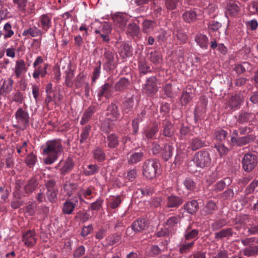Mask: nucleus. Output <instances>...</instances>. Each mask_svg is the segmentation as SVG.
Wrapping results in <instances>:
<instances>
[{
	"mask_svg": "<svg viewBox=\"0 0 258 258\" xmlns=\"http://www.w3.org/2000/svg\"><path fill=\"white\" fill-rule=\"evenodd\" d=\"M26 63L24 60L20 59L16 62L14 74L17 78L21 77L23 74L27 71Z\"/></svg>",
	"mask_w": 258,
	"mask_h": 258,
	"instance_id": "obj_26",
	"label": "nucleus"
},
{
	"mask_svg": "<svg viewBox=\"0 0 258 258\" xmlns=\"http://www.w3.org/2000/svg\"><path fill=\"white\" fill-rule=\"evenodd\" d=\"M226 14L230 16H236L240 10V3L234 0H226L222 4Z\"/></svg>",
	"mask_w": 258,
	"mask_h": 258,
	"instance_id": "obj_8",
	"label": "nucleus"
},
{
	"mask_svg": "<svg viewBox=\"0 0 258 258\" xmlns=\"http://www.w3.org/2000/svg\"><path fill=\"white\" fill-rule=\"evenodd\" d=\"M111 88L112 85L109 83H105L103 85L101 86L97 94L99 100H100L103 96H104L106 99H108L111 95Z\"/></svg>",
	"mask_w": 258,
	"mask_h": 258,
	"instance_id": "obj_24",
	"label": "nucleus"
},
{
	"mask_svg": "<svg viewBox=\"0 0 258 258\" xmlns=\"http://www.w3.org/2000/svg\"><path fill=\"white\" fill-rule=\"evenodd\" d=\"M173 124L169 120H164L162 123V132L164 136L171 137L174 134Z\"/></svg>",
	"mask_w": 258,
	"mask_h": 258,
	"instance_id": "obj_32",
	"label": "nucleus"
},
{
	"mask_svg": "<svg viewBox=\"0 0 258 258\" xmlns=\"http://www.w3.org/2000/svg\"><path fill=\"white\" fill-rule=\"evenodd\" d=\"M93 155L94 158L98 161H104L105 158V154L104 151L99 147H97L94 149Z\"/></svg>",
	"mask_w": 258,
	"mask_h": 258,
	"instance_id": "obj_47",
	"label": "nucleus"
},
{
	"mask_svg": "<svg viewBox=\"0 0 258 258\" xmlns=\"http://www.w3.org/2000/svg\"><path fill=\"white\" fill-rule=\"evenodd\" d=\"M107 142V147L111 149L116 148L119 145L118 137L114 134L108 135Z\"/></svg>",
	"mask_w": 258,
	"mask_h": 258,
	"instance_id": "obj_39",
	"label": "nucleus"
},
{
	"mask_svg": "<svg viewBox=\"0 0 258 258\" xmlns=\"http://www.w3.org/2000/svg\"><path fill=\"white\" fill-rule=\"evenodd\" d=\"M217 209L216 203L213 201H210L201 211V215L204 216L212 215Z\"/></svg>",
	"mask_w": 258,
	"mask_h": 258,
	"instance_id": "obj_30",
	"label": "nucleus"
},
{
	"mask_svg": "<svg viewBox=\"0 0 258 258\" xmlns=\"http://www.w3.org/2000/svg\"><path fill=\"white\" fill-rule=\"evenodd\" d=\"M139 69L141 74L145 75L148 73L151 72L150 67L144 61H141L139 64Z\"/></svg>",
	"mask_w": 258,
	"mask_h": 258,
	"instance_id": "obj_63",
	"label": "nucleus"
},
{
	"mask_svg": "<svg viewBox=\"0 0 258 258\" xmlns=\"http://www.w3.org/2000/svg\"><path fill=\"white\" fill-rule=\"evenodd\" d=\"M197 15L193 10L186 11L182 14V18L187 23H191L197 19Z\"/></svg>",
	"mask_w": 258,
	"mask_h": 258,
	"instance_id": "obj_43",
	"label": "nucleus"
},
{
	"mask_svg": "<svg viewBox=\"0 0 258 258\" xmlns=\"http://www.w3.org/2000/svg\"><path fill=\"white\" fill-rule=\"evenodd\" d=\"M28 143L27 142H24L22 144H18L16 145V150L17 152L20 155L21 157H24L28 153Z\"/></svg>",
	"mask_w": 258,
	"mask_h": 258,
	"instance_id": "obj_54",
	"label": "nucleus"
},
{
	"mask_svg": "<svg viewBox=\"0 0 258 258\" xmlns=\"http://www.w3.org/2000/svg\"><path fill=\"white\" fill-rule=\"evenodd\" d=\"M192 161L196 167L200 168L208 167L211 163V158L210 154L206 150H202L197 152L194 156Z\"/></svg>",
	"mask_w": 258,
	"mask_h": 258,
	"instance_id": "obj_4",
	"label": "nucleus"
},
{
	"mask_svg": "<svg viewBox=\"0 0 258 258\" xmlns=\"http://www.w3.org/2000/svg\"><path fill=\"white\" fill-rule=\"evenodd\" d=\"M159 131V127L157 124L149 126L145 129L143 138L148 140L156 139V136Z\"/></svg>",
	"mask_w": 258,
	"mask_h": 258,
	"instance_id": "obj_19",
	"label": "nucleus"
},
{
	"mask_svg": "<svg viewBox=\"0 0 258 258\" xmlns=\"http://www.w3.org/2000/svg\"><path fill=\"white\" fill-rule=\"evenodd\" d=\"M121 202L120 196H111L109 199L108 205L111 209H115L120 206Z\"/></svg>",
	"mask_w": 258,
	"mask_h": 258,
	"instance_id": "obj_45",
	"label": "nucleus"
},
{
	"mask_svg": "<svg viewBox=\"0 0 258 258\" xmlns=\"http://www.w3.org/2000/svg\"><path fill=\"white\" fill-rule=\"evenodd\" d=\"M4 37L5 39L11 38L14 34V32L12 30V25L10 23H7L4 26Z\"/></svg>",
	"mask_w": 258,
	"mask_h": 258,
	"instance_id": "obj_58",
	"label": "nucleus"
},
{
	"mask_svg": "<svg viewBox=\"0 0 258 258\" xmlns=\"http://www.w3.org/2000/svg\"><path fill=\"white\" fill-rule=\"evenodd\" d=\"M158 91L157 86V79L152 76L149 78L146 81L144 87V92L148 95H152L155 94Z\"/></svg>",
	"mask_w": 258,
	"mask_h": 258,
	"instance_id": "obj_13",
	"label": "nucleus"
},
{
	"mask_svg": "<svg viewBox=\"0 0 258 258\" xmlns=\"http://www.w3.org/2000/svg\"><path fill=\"white\" fill-rule=\"evenodd\" d=\"M91 128V126L90 125H87L82 128V133L79 140L80 143L83 144L87 142V139L89 138Z\"/></svg>",
	"mask_w": 258,
	"mask_h": 258,
	"instance_id": "obj_44",
	"label": "nucleus"
},
{
	"mask_svg": "<svg viewBox=\"0 0 258 258\" xmlns=\"http://www.w3.org/2000/svg\"><path fill=\"white\" fill-rule=\"evenodd\" d=\"M257 164L256 155L251 153L245 154L242 160L243 169L247 172L251 171L255 167Z\"/></svg>",
	"mask_w": 258,
	"mask_h": 258,
	"instance_id": "obj_9",
	"label": "nucleus"
},
{
	"mask_svg": "<svg viewBox=\"0 0 258 258\" xmlns=\"http://www.w3.org/2000/svg\"><path fill=\"white\" fill-rule=\"evenodd\" d=\"M106 111V116L108 120L111 121L116 120L120 116L118 108L117 106L114 103H111L108 106Z\"/></svg>",
	"mask_w": 258,
	"mask_h": 258,
	"instance_id": "obj_17",
	"label": "nucleus"
},
{
	"mask_svg": "<svg viewBox=\"0 0 258 258\" xmlns=\"http://www.w3.org/2000/svg\"><path fill=\"white\" fill-rule=\"evenodd\" d=\"M130 85V81L127 79L121 78L114 85V88L116 91H122L126 89Z\"/></svg>",
	"mask_w": 258,
	"mask_h": 258,
	"instance_id": "obj_40",
	"label": "nucleus"
},
{
	"mask_svg": "<svg viewBox=\"0 0 258 258\" xmlns=\"http://www.w3.org/2000/svg\"><path fill=\"white\" fill-rule=\"evenodd\" d=\"M174 38H176L179 41V44H182L186 43L188 39V36L183 30L179 28L175 32H173Z\"/></svg>",
	"mask_w": 258,
	"mask_h": 258,
	"instance_id": "obj_37",
	"label": "nucleus"
},
{
	"mask_svg": "<svg viewBox=\"0 0 258 258\" xmlns=\"http://www.w3.org/2000/svg\"><path fill=\"white\" fill-rule=\"evenodd\" d=\"M180 219L179 215L170 217L167 220L166 224L170 228L177 227V224L180 223Z\"/></svg>",
	"mask_w": 258,
	"mask_h": 258,
	"instance_id": "obj_53",
	"label": "nucleus"
},
{
	"mask_svg": "<svg viewBox=\"0 0 258 258\" xmlns=\"http://www.w3.org/2000/svg\"><path fill=\"white\" fill-rule=\"evenodd\" d=\"M134 232H140L147 227V221L145 219H138L132 224Z\"/></svg>",
	"mask_w": 258,
	"mask_h": 258,
	"instance_id": "obj_33",
	"label": "nucleus"
},
{
	"mask_svg": "<svg viewBox=\"0 0 258 258\" xmlns=\"http://www.w3.org/2000/svg\"><path fill=\"white\" fill-rule=\"evenodd\" d=\"M183 208L187 213L192 215L198 211L199 204L196 200H192L186 202L183 205Z\"/></svg>",
	"mask_w": 258,
	"mask_h": 258,
	"instance_id": "obj_34",
	"label": "nucleus"
},
{
	"mask_svg": "<svg viewBox=\"0 0 258 258\" xmlns=\"http://www.w3.org/2000/svg\"><path fill=\"white\" fill-rule=\"evenodd\" d=\"M241 243L247 246L243 249L244 255L248 257H256L258 255V239L254 237L247 238L241 240Z\"/></svg>",
	"mask_w": 258,
	"mask_h": 258,
	"instance_id": "obj_3",
	"label": "nucleus"
},
{
	"mask_svg": "<svg viewBox=\"0 0 258 258\" xmlns=\"http://www.w3.org/2000/svg\"><path fill=\"white\" fill-rule=\"evenodd\" d=\"M252 140L253 137L251 135L239 138L232 137L231 138V142L237 146L245 145L250 143Z\"/></svg>",
	"mask_w": 258,
	"mask_h": 258,
	"instance_id": "obj_25",
	"label": "nucleus"
},
{
	"mask_svg": "<svg viewBox=\"0 0 258 258\" xmlns=\"http://www.w3.org/2000/svg\"><path fill=\"white\" fill-rule=\"evenodd\" d=\"M78 187V185L76 183H72L70 181H67L63 185V189L66 192V195L70 197L73 194V192L75 191Z\"/></svg>",
	"mask_w": 258,
	"mask_h": 258,
	"instance_id": "obj_41",
	"label": "nucleus"
},
{
	"mask_svg": "<svg viewBox=\"0 0 258 258\" xmlns=\"http://www.w3.org/2000/svg\"><path fill=\"white\" fill-rule=\"evenodd\" d=\"M98 171L99 168L96 165L90 164L84 168L83 172L86 176H90L96 174Z\"/></svg>",
	"mask_w": 258,
	"mask_h": 258,
	"instance_id": "obj_51",
	"label": "nucleus"
},
{
	"mask_svg": "<svg viewBox=\"0 0 258 258\" xmlns=\"http://www.w3.org/2000/svg\"><path fill=\"white\" fill-rule=\"evenodd\" d=\"M159 164L153 159L146 160L143 166V173L144 176L148 179L156 177Z\"/></svg>",
	"mask_w": 258,
	"mask_h": 258,
	"instance_id": "obj_6",
	"label": "nucleus"
},
{
	"mask_svg": "<svg viewBox=\"0 0 258 258\" xmlns=\"http://www.w3.org/2000/svg\"><path fill=\"white\" fill-rule=\"evenodd\" d=\"M236 118H237L236 124L237 123L239 124H243L246 122H247L249 120V114L244 112H240L238 115V117Z\"/></svg>",
	"mask_w": 258,
	"mask_h": 258,
	"instance_id": "obj_61",
	"label": "nucleus"
},
{
	"mask_svg": "<svg viewBox=\"0 0 258 258\" xmlns=\"http://www.w3.org/2000/svg\"><path fill=\"white\" fill-rule=\"evenodd\" d=\"M132 46L128 44L124 43L122 46L121 54L123 58L127 57L132 55Z\"/></svg>",
	"mask_w": 258,
	"mask_h": 258,
	"instance_id": "obj_59",
	"label": "nucleus"
},
{
	"mask_svg": "<svg viewBox=\"0 0 258 258\" xmlns=\"http://www.w3.org/2000/svg\"><path fill=\"white\" fill-rule=\"evenodd\" d=\"M183 202L182 198L171 195L167 197L166 207L168 208H178Z\"/></svg>",
	"mask_w": 258,
	"mask_h": 258,
	"instance_id": "obj_16",
	"label": "nucleus"
},
{
	"mask_svg": "<svg viewBox=\"0 0 258 258\" xmlns=\"http://www.w3.org/2000/svg\"><path fill=\"white\" fill-rule=\"evenodd\" d=\"M79 200L80 202L84 201L81 196H75L67 200L62 205L63 213L68 215L72 214L75 208L78 206Z\"/></svg>",
	"mask_w": 258,
	"mask_h": 258,
	"instance_id": "obj_10",
	"label": "nucleus"
},
{
	"mask_svg": "<svg viewBox=\"0 0 258 258\" xmlns=\"http://www.w3.org/2000/svg\"><path fill=\"white\" fill-rule=\"evenodd\" d=\"M15 117L17 124L13 125V127L24 131L29 126L30 117L27 111L19 108L15 113Z\"/></svg>",
	"mask_w": 258,
	"mask_h": 258,
	"instance_id": "obj_2",
	"label": "nucleus"
},
{
	"mask_svg": "<svg viewBox=\"0 0 258 258\" xmlns=\"http://www.w3.org/2000/svg\"><path fill=\"white\" fill-rule=\"evenodd\" d=\"M228 135L227 132L224 130H219L215 132L214 139L218 142L224 141Z\"/></svg>",
	"mask_w": 258,
	"mask_h": 258,
	"instance_id": "obj_60",
	"label": "nucleus"
},
{
	"mask_svg": "<svg viewBox=\"0 0 258 258\" xmlns=\"http://www.w3.org/2000/svg\"><path fill=\"white\" fill-rule=\"evenodd\" d=\"M97 106L90 105L85 110L81 117L80 124L84 125L87 124L91 119L92 116L96 110Z\"/></svg>",
	"mask_w": 258,
	"mask_h": 258,
	"instance_id": "obj_20",
	"label": "nucleus"
},
{
	"mask_svg": "<svg viewBox=\"0 0 258 258\" xmlns=\"http://www.w3.org/2000/svg\"><path fill=\"white\" fill-rule=\"evenodd\" d=\"M66 78L65 83L68 87H72L74 84V82L72 81L74 77V72L71 69L70 67L65 72Z\"/></svg>",
	"mask_w": 258,
	"mask_h": 258,
	"instance_id": "obj_48",
	"label": "nucleus"
},
{
	"mask_svg": "<svg viewBox=\"0 0 258 258\" xmlns=\"http://www.w3.org/2000/svg\"><path fill=\"white\" fill-rule=\"evenodd\" d=\"M199 233V230L192 229L190 226H188L184 234L185 240L197 239L198 238Z\"/></svg>",
	"mask_w": 258,
	"mask_h": 258,
	"instance_id": "obj_38",
	"label": "nucleus"
},
{
	"mask_svg": "<svg viewBox=\"0 0 258 258\" xmlns=\"http://www.w3.org/2000/svg\"><path fill=\"white\" fill-rule=\"evenodd\" d=\"M226 224L227 222L225 219H219L216 220L211 224V229L214 231H217L226 225Z\"/></svg>",
	"mask_w": 258,
	"mask_h": 258,
	"instance_id": "obj_57",
	"label": "nucleus"
},
{
	"mask_svg": "<svg viewBox=\"0 0 258 258\" xmlns=\"http://www.w3.org/2000/svg\"><path fill=\"white\" fill-rule=\"evenodd\" d=\"M165 250L161 249L159 246L157 245H151L148 250V255L150 256L154 257L158 254H160L162 251H164Z\"/></svg>",
	"mask_w": 258,
	"mask_h": 258,
	"instance_id": "obj_55",
	"label": "nucleus"
},
{
	"mask_svg": "<svg viewBox=\"0 0 258 258\" xmlns=\"http://www.w3.org/2000/svg\"><path fill=\"white\" fill-rule=\"evenodd\" d=\"M22 241L28 247H33L37 242L36 233L34 230H29L23 233Z\"/></svg>",
	"mask_w": 258,
	"mask_h": 258,
	"instance_id": "obj_14",
	"label": "nucleus"
},
{
	"mask_svg": "<svg viewBox=\"0 0 258 258\" xmlns=\"http://www.w3.org/2000/svg\"><path fill=\"white\" fill-rule=\"evenodd\" d=\"M63 150L60 140L54 139L48 141L43 147V153L47 155L44 159L46 165H51L55 162Z\"/></svg>",
	"mask_w": 258,
	"mask_h": 258,
	"instance_id": "obj_1",
	"label": "nucleus"
},
{
	"mask_svg": "<svg viewBox=\"0 0 258 258\" xmlns=\"http://www.w3.org/2000/svg\"><path fill=\"white\" fill-rule=\"evenodd\" d=\"M145 157V154L142 151H131L127 154V160L129 165L136 164L142 161Z\"/></svg>",
	"mask_w": 258,
	"mask_h": 258,
	"instance_id": "obj_15",
	"label": "nucleus"
},
{
	"mask_svg": "<svg viewBox=\"0 0 258 258\" xmlns=\"http://www.w3.org/2000/svg\"><path fill=\"white\" fill-rule=\"evenodd\" d=\"M74 164L73 158L68 157L66 160H60L55 168L59 170L61 175H65L72 170Z\"/></svg>",
	"mask_w": 258,
	"mask_h": 258,
	"instance_id": "obj_11",
	"label": "nucleus"
},
{
	"mask_svg": "<svg viewBox=\"0 0 258 258\" xmlns=\"http://www.w3.org/2000/svg\"><path fill=\"white\" fill-rule=\"evenodd\" d=\"M104 56L106 60L105 66L109 70L116 67L118 58L117 55L113 50H107L105 49Z\"/></svg>",
	"mask_w": 258,
	"mask_h": 258,
	"instance_id": "obj_12",
	"label": "nucleus"
},
{
	"mask_svg": "<svg viewBox=\"0 0 258 258\" xmlns=\"http://www.w3.org/2000/svg\"><path fill=\"white\" fill-rule=\"evenodd\" d=\"M13 2L19 11L23 13L26 12V7L28 0H13Z\"/></svg>",
	"mask_w": 258,
	"mask_h": 258,
	"instance_id": "obj_52",
	"label": "nucleus"
},
{
	"mask_svg": "<svg viewBox=\"0 0 258 258\" xmlns=\"http://www.w3.org/2000/svg\"><path fill=\"white\" fill-rule=\"evenodd\" d=\"M195 41L197 45L203 49H207L209 45L208 37L201 33H197L195 36Z\"/></svg>",
	"mask_w": 258,
	"mask_h": 258,
	"instance_id": "obj_23",
	"label": "nucleus"
},
{
	"mask_svg": "<svg viewBox=\"0 0 258 258\" xmlns=\"http://www.w3.org/2000/svg\"><path fill=\"white\" fill-rule=\"evenodd\" d=\"M243 100V97L241 94H236L230 98L227 102V105L231 109L237 108L240 106Z\"/></svg>",
	"mask_w": 258,
	"mask_h": 258,
	"instance_id": "obj_21",
	"label": "nucleus"
},
{
	"mask_svg": "<svg viewBox=\"0 0 258 258\" xmlns=\"http://www.w3.org/2000/svg\"><path fill=\"white\" fill-rule=\"evenodd\" d=\"M156 26L155 21L149 20H146L143 23V31L148 33L150 32Z\"/></svg>",
	"mask_w": 258,
	"mask_h": 258,
	"instance_id": "obj_50",
	"label": "nucleus"
},
{
	"mask_svg": "<svg viewBox=\"0 0 258 258\" xmlns=\"http://www.w3.org/2000/svg\"><path fill=\"white\" fill-rule=\"evenodd\" d=\"M43 62V59L41 56H37L33 63V67L35 69L32 74L35 79H38L40 76L42 78L44 77L47 74V69L48 64L45 63L43 66H41Z\"/></svg>",
	"mask_w": 258,
	"mask_h": 258,
	"instance_id": "obj_7",
	"label": "nucleus"
},
{
	"mask_svg": "<svg viewBox=\"0 0 258 258\" xmlns=\"http://www.w3.org/2000/svg\"><path fill=\"white\" fill-rule=\"evenodd\" d=\"M38 184L39 182L36 177H32L24 186L25 193L28 195H30L36 189Z\"/></svg>",
	"mask_w": 258,
	"mask_h": 258,
	"instance_id": "obj_22",
	"label": "nucleus"
},
{
	"mask_svg": "<svg viewBox=\"0 0 258 258\" xmlns=\"http://www.w3.org/2000/svg\"><path fill=\"white\" fill-rule=\"evenodd\" d=\"M190 148L192 151H196L205 146V142L199 138H192L190 141Z\"/></svg>",
	"mask_w": 258,
	"mask_h": 258,
	"instance_id": "obj_42",
	"label": "nucleus"
},
{
	"mask_svg": "<svg viewBox=\"0 0 258 258\" xmlns=\"http://www.w3.org/2000/svg\"><path fill=\"white\" fill-rule=\"evenodd\" d=\"M38 22V26L44 32H47L51 27V17L48 14H43L40 16Z\"/></svg>",
	"mask_w": 258,
	"mask_h": 258,
	"instance_id": "obj_18",
	"label": "nucleus"
},
{
	"mask_svg": "<svg viewBox=\"0 0 258 258\" xmlns=\"http://www.w3.org/2000/svg\"><path fill=\"white\" fill-rule=\"evenodd\" d=\"M221 26L220 23L215 21H211L208 24V28L210 32L217 31Z\"/></svg>",
	"mask_w": 258,
	"mask_h": 258,
	"instance_id": "obj_62",
	"label": "nucleus"
},
{
	"mask_svg": "<svg viewBox=\"0 0 258 258\" xmlns=\"http://www.w3.org/2000/svg\"><path fill=\"white\" fill-rule=\"evenodd\" d=\"M195 244V241L188 243L182 242L179 244V251L181 254L188 252L191 249Z\"/></svg>",
	"mask_w": 258,
	"mask_h": 258,
	"instance_id": "obj_49",
	"label": "nucleus"
},
{
	"mask_svg": "<svg viewBox=\"0 0 258 258\" xmlns=\"http://www.w3.org/2000/svg\"><path fill=\"white\" fill-rule=\"evenodd\" d=\"M43 33L41 30L38 29L36 26H33L24 30L22 33V35L26 37L30 36L32 37H36L39 36H41Z\"/></svg>",
	"mask_w": 258,
	"mask_h": 258,
	"instance_id": "obj_31",
	"label": "nucleus"
},
{
	"mask_svg": "<svg viewBox=\"0 0 258 258\" xmlns=\"http://www.w3.org/2000/svg\"><path fill=\"white\" fill-rule=\"evenodd\" d=\"M193 94L191 92H187L186 91L182 93V94L181 96V102L183 105H186L188 102H189L192 98Z\"/></svg>",
	"mask_w": 258,
	"mask_h": 258,
	"instance_id": "obj_64",
	"label": "nucleus"
},
{
	"mask_svg": "<svg viewBox=\"0 0 258 258\" xmlns=\"http://www.w3.org/2000/svg\"><path fill=\"white\" fill-rule=\"evenodd\" d=\"M126 100L122 104V111L124 113H128L133 109L134 106V94L130 93L127 94Z\"/></svg>",
	"mask_w": 258,
	"mask_h": 258,
	"instance_id": "obj_28",
	"label": "nucleus"
},
{
	"mask_svg": "<svg viewBox=\"0 0 258 258\" xmlns=\"http://www.w3.org/2000/svg\"><path fill=\"white\" fill-rule=\"evenodd\" d=\"M250 67V64L247 62H244L241 64H236L234 67V70L238 75L244 73L246 70Z\"/></svg>",
	"mask_w": 258,
	"mask_h": 258,
	"instance_id": "obj_56",
	"label": "nucleus"
},
{
	"mask_svg": "<svg viewBox=\"0 0 258 258\" xmlns=\"http://www.w3.org/2000/svg\"><path fill=\"white\" fill-rule=\"evenodd\" d=\"M233 233L234 232L232 228H224L219 232L215 233V238L217 240H221L224 238H229L233 236Z\"/></svg>",
	"mask_w": 258,
	"mask_h": 258,
	"instance_id": "obj_29",
	"label": "nucleus"
},
{
	"mask_svg": "<svg viewBox=\"0 0 258 258\" xmlns=\"http://www.w3.org/2000/svg\"><path fill=\"white\" fill-rule=\"evenodd\" d=\"M148 58L155 65L159 64L162 59L160 53L157 51H151L148 55Z\"/></svg>",
	"mask_w": 258,
	"mask_h": 258,
	"instance_id": "obj_46",
	"label": "nucleus"
},
{
	"mask_svg": "<svg viewBox=\"0 0 258 258\" xmlns=\"http://www.w3.org/2000/svg\"><path fill=\"white\" fill-rule=\"evenodd\" d=\"M126 34L132 38H138L140 33V28L135 23L129 24L126 28Z\"/></svg>",
	"mask_w": 258,
	"mask_h": 258,
	"instance_id": "obj_27",
	"label": "nucleus"
},
{
	"mask_svg": "<svg viewBox=\"0 0 258 258\" xmlns=\"http://www.w3.org/2000/svg\"><path fill=\"white\" fill-rule=\"evenodd\" d=\"M47 191L46 197L51 203H55L57 201L58 189L56 187V182L54 179L50 178L45 181L44 184Z\"/></svg>",
	"mask_w": 258,
	"mask_h": 258,
	"instance_id": "obj_5",
	"label": "nucleus"
},
{
	"mask_svg": "<svg viewBox=\"0 0 258 258\" xmlns=\"http://www.w3.org/2000/svg\"><path fill=\"white\" fill-rule=\"evenodd\" d=\"M13 83L14 81L11 78L4 80L3 85L0 88V93H9L12 90Z\"/></svg>",
	"mask_w": 258,
	"mask_h": 258,
	"instance_id": "obj_35",
	"label": "nucleus"
},
{
	"mask_svg": "<svg viewBox=\"0 0 258 258\" xmlns=\"http://www.w3.org/2000/svg\"><path fill=\"white\" fill-rule=\"evenodd\" d=\"M173 147L172 144L166 143L164 144L162 154L163 159L165 161H168L172 156Z\"/></svg>",
	"mask_w": 258,
	"mask_h": 258,
	"instance_id": "obj_36",
	"label": "nucleus"
}]
</instances>
